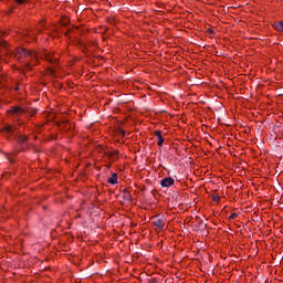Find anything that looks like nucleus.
Returning <instances> with one entry per match:
<instances>
[{
  "label": "nucleus",
  "instance_id": "1",
  "mask_svg": "<svg viewBox=\"0 0 283 283\" xmlns=\"http://www.w3.org/2000/svg\"><path fill=\"white\" fill-rule=\"evenodd\" d=\"M3 54H10V56H14V59L18 61H24L27 70H30L31 65H36V63H39V59H45V61H49V63H56V61H59V55L48 50L36 53L19 48L15 50V52H11L8 49V44L0 40V59L3 56Z\"/></svg>",
  "mask_w": 283,
  "mask_h": 283
},
{
  "label": "nucleus",
  "instance_id": "2",
  "mask_svg": "<svg viewBox=\"0 0 283 283\" xmlns=\"http://www.w3.org/2000/svg\"><path fill=\"white\" fill-rule=\"evenodd\" d=\"M175 182H176V180L171 177H166V178L160 180L161 187H164L166 189L169 188V187H174Z\"/></svg>",
  "mask_w": 283,
  "mask_h": 283
},
{
  "label": "nucleus",
  "instance_id": "3",
  "mask_svg": "<svg viewBox=\"0 0 283 283\" xmlns=\"http://www.w3.org/2000/svg\"><path fill=\"white\" fill-rule=\"evenodd\" d=\"M24 113H25V109H24V108H21V106H12V107L9 109V114L19 115V114H24Z\"/></svg>",
  "mask_w": 283,
  "mask_h": 283
},
{
  "label": "nucleus",
  "instance_id": "4",
  "mask_svg": "<svg viewBox=\"0 0 283 283\" xmlns=\"http://www.w3.org/2000/svg\"><path fill=\"white\" fill-rule=\"evenodd\" d=\"M108 185H118V174L113 172L112 176L107 179Z\"/></svg>",
  "mask_w": 283,
  "mask_h": 283
},
{
  "label": "nucleus",
  "instance_id": "5",
  "mask_svg": "<svg viewBox=\"0 0 283 283\" xmlns=\"http://www.w3.org/2000/svg\"><path fill=\"white\" fill-rule=\"evenodd\" d=\"M155 136L158 138L157 145L161 147L163 143H165V138H163V133L160 130H155Z\"/></svg>",
  "mask_w": 283,
  "mask_h": 283
},
{
  "label": "nucleus",
  "instance_id": "6",
  "mask_svg": "<svg viewBox=\"0 0 283 283\" xmlns=\"http://www.w3.org/2000/svg\"><path fill=\"white\" fill-rule=\"evenodd\" d=\"M154 224L157 229H165V220L157 219L156 221H154Z\"/></svg>",
  "mask_w": 283,
  "mask_h": 283
},
{
  "label": "nucleus",
  "instance_id": "7",
  "mask_svg": "<svg viewBox=\"0 0 283 283\" xmlns=\"http://www.w3.org/2000/svg\"><path fill=\"white\" fill-rule=\"evenodd\" d=\"M274 30H276V32H282L283 33V22H276L273 24Z\"/></svg>",
  "mask_w": 283,
  "mask_h": 283
},
{
  "label": "nucleus",
  "instance_id": "8",
  "mask_svg": "<svg viewBox=\"0 0 283 283\" xmlns=\"http://www.w3.org/2000/svg\"><path fill=\"white\" fill-rule=\"evenodd\" d=\"M14 129H17V127H14L12 125H6L3 127V132H7L8 134H12V132H14Z\"/></svg>",
  "mask_w": 283,
  "mask_h": 283
},
{
  "label": "nucleus",
  "instance_id": "9",
  "mask_svg": "<svg viewBox=\"0 0 283 283\" xmlns=\"http://www.w3.org/2000/svg\"><path fill=\"white\" fill-rule=\"evenodd\" d=\"M230 220H235V218H238V214L237 213H232V214H230Z\"/></svg>",
  "mask_w": 283,
  "mask_h": 283
},
{
  "label": "nucleus",
  "instance_id": "10",
  "mask_svg": "<svg viewBox=\"0 0 283 283\" xmlns=\"http://www.w3.org/2000/svg\"><path fill=\"white\" fill-rule=\"evenodd\" d=\"M17 3H25V0H15Z\"/></svg>",
  "mask_w": 283,
  "mask_h": 283
},
{
  "label": "nucleus",
  "instance_id": "11",
  "mask_svg": "<svg viewBox=\"0 0 283 283\" xmlns=\"http://www.w3.org/2000/svg\"><path fill=\"white\" fill-rule=\"evenodd\" d=\"M52 74H54V71H51Z\"/></svg>",
  "mask_w": 283,
  "mask_h": 283
},
{
  "label": "nucleus",
  "instance_id": "12",
  "mask_svg": "<svg viewBox=\"0 0 283 283\" xmlns=\"http://www.w3.org/2000/svg\"><path fill=\"white\" fill-rule=\"evenodd\" d=\"M123 136H125V132H123Z\"/></svg>",
  "mask_w": 283,
  "mask_h": 283
}]
</instances>
